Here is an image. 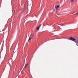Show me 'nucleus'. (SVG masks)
<instances>
[{"instance_id":"obj_1","label":"nucleus","mask_w":78,"mask_h":78,"mask_svg":"<svg viewBox=\"0 0 78 78\" xmlns=\"http://www.w3.org/2000/svg\"><path fill=\"white\" fill-rule=\"evenodd\" d=\"M68 39H69V40H71V41H73L75 42H77V41H76V39H75L73 38L72 37L68 38Z\"/></svg>"},{"instance_id":"obj_2","label":"nucleus","mask_w":78,"mask_h":78,"mask_svg":"<svg viewBox=\"0 0 78 78\" xmlns=\"http://www.w3.org/2000/svg\"><path fill=\"white\" fill-rule=\"evenodd\" d=\"M59 5H55V7L56 9L58 10V9L59 8Z\"/></svg>"},{"instance_id":"obj_3","label":"nucleus","mask_w":78,"mask_h":78,"mask_svg":"<svg viewBox=\"0 0 78 78\" xmlns=\"http://www.w3.org/2000/svg\"><path fill=\"white\" fill-rule=\"evenodd\" d=\"M28 66V63H27L25 65V69H26L27 68V66Z\"/></svg>"},{"instance_id":"obj_4","label":"nucleus","mask_w":78,"mask_h":78,"mask_svg":"<svg viewBox=\"0 0 78 78\" xmlns=\"http://www.w3.org/2000/svg\"><path fill=\"white\" fill-rule=\"evenodd\" d=\"M37 30H39V27H37Z\"/></svg>"},{"instance_id":"obj_5","label":"nucleus","mask_w":78,"mask_h":78,"mask_svg":"<svg viewBox=\"0 0 78 78\" xmlns=\"http://www.w3.org/2000/svg\"><path fill=\"white\" fill-rule=\"evenodd\" d=\"M41 25H42V24H41V25H39L38 26V27H39V28L40 27H41Z\"/></svg>"},{"instance_id":"obj_6","label":"nucleus","mask_w":78,"mask_h":78,"mask_svg":"<svg viewBox=\"0 0 78 78\" xmlns=\"http://www.w3.org/2000/svg\"><path fill=\"white\" fill-rule=\"evenodd\" d=\"M31 38H29V40H28V41H29V40H31Z\"/></svg>"},{"instance_id":"obj_7","label":"nucleus","mask_w":78,"mask_h":78,"mask_svg":"<svg viewBox=\"0 0 78 78\" xmlns=\"http://www.w3.org/2000/svg\"><path fill=\"white\" fill-rule=\"evenodd\" d=\"M74 1V0H71V2H73Z\"/></svg>"},{"instance_id":"obj_8","label":"nucleus","mask_w":78,"mask_h":78,"mask_svg":"<svg viewBox=\"0 0 78 78\" xmlns=\"http://www.w3.org/2000/svg\"><path fill=\"white\" fill-rule=\"evenodd\" d=\"M30 38H32V36H30Z\"/></svg>"},{"instance_id":"obj_9","label":"nucleus","mask_w":78,"mask_h":78,"mask_svg":"<svg viewBox=\"0 0 78 78\" xmlns=\"http://www.w3.org/2000/svg\"><path fill=\"white\" fill-rule=\"evenodd\" d=\"M76 39L77 41H78V38H76Z\"/></svg>"},{"instance_id":"obj_10","label":"nucleus","mask_w":78,"mask_h":78,"mask_svg":"<svg viewBox=\"0 0 78 78\" xmlns=\"http://www.w3.org/2000/svg\"><path fill=\"white\" fill-rule=\"evenodd\" d=\"M30 36H33V35H32V34H31Z\"/></svg>"},{"instance_id":"obj_11","label":"nucleus","mask_w":78,"mask_h":78,"mask_svg":"<svg viewBox=\"0 0 78 78\" xmlns=\"http://www.w3.org/2000/svg\"><path fill=\"white\" fill-rule=\"evenodd\" d=\"M76 14H78V12H77L76 13Z\"/></svg>"},{"instance_id":"obj_12","label":"nucleus","mask_w":78,"mask_h":78,"mask_svg":"<svg viewBox=\"0 0 78 78\" xmlns=\"http://www.w3.org/2000/svg\"><path fill=\"white\" fill-rule=\"evenodd\" d=\"M36 16V14H35V16Z\"/></svg>"},{"instance_id":"obj_13","label":"nucleus","mask_w":78,"mask_h":78,"mask_svg":"<svg viewBox=\"0 0 78 78\" xmlns=\"http://www.w3.org/2000/svg\"><path fill=\"white\" fill-rule=\"evenodd\" d=\"M76 45H77L78 46V44H76Z\"/></svg>"},{"instance_id":"obj_14","label":"nucleus","mask_w":78,"mask_h":78,"mask_svg":"<svg viewBox=\"0 0 78 78\" xmlns=\"http://www.w3.org/2000/svg\"><path fill=\"white\" fill-rule=\"evenodd\" d=\"M14 12H16V10L14 11Z\"/></svg>"},{"instance_id":"obj_15","label":"nucleus","mask_w":78,"mask_h":78,"mask_svg":"<svg viewBox=\"0 0 78 78\" xmlns=\"http://www.w3.org/2000/svg\"><path fill=\"white\" fill-rule=\"evenodd\" d=\"M23 12H21V13H22Z\"/></svg>"},{"instance_id":"obj_16","label":"nucleus","mask_w":78,"mask_h":78,"mask_svg":"<svg viewBox=\"0 0 78 78\" xmlns=\"http://www.w3.org/2000/svg\"><path fill=\"white\" fill-rule=\"evenodd\" d=\"M20 70L21 71V69H20Z\"/></svg>"}]
</instances>
